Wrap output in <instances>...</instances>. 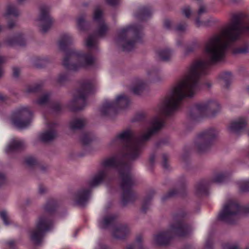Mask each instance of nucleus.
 Segmentation results:
<instances>
[{"label":"nucleus","instance_id":"1","mask_svg":"<svg viewBox=\"0 0 249 249\" xmlns=\"http://www.w3.org/2000/svg\"><path fill=\"white\" fill-rule=\"evenodd\" d=\"M189 89L180 81L164 98L158 106L160 115L154 116L150 121L147 132L133 140V134L130 130L123 131L112 140V146L122 145L121 152L128 156L130 160L138 158L146 143L165 125L166 118L173 115L182 107V102L187 97H191Z\"/></svg>","mask_w":249,"mask_h":249},{"label":"nucleus","instance_id":"2","mask_svg":"<svg viewBox=\"0 0 249 249\" xmlns=\"http://www.w3.org/2000/svg\"><path fill=\"white\" fill-rule=\"evenodd\" d=\"M125 154L120 152L117 155L107 158L102 162V165L104 169L108 171V167L112 168L117 170L120 180V187L122 191L121 201L123 206H125L128 203L134 202L137 198V195L133 190L135 185V180L130 171L129 163L125 159L130 160L128 156H124Z\"/></svg>","mask_w":249,"mask_h":249},{"label":"nucleus","instance_id":"3","mask_svg":"<svg viewBox=\"0 0 249 249\" xmlns=\"http://www.w3.org/2000/svg\"><path fill=\"white\" fill-rule=\"evenodd\" d=\"M72 42L71 36L69 34L62 35L58 42L60 50L65 53L62 65L68 70L76 71L80 68L92 66L95 62L90 50L88 53L75 49H69L68 46Z\"/></svg>","mask_w":249,"mask_h":249},{"label":"nucleus","instance_id":"4","mask_svg":"<svg viewBox=\"0 0 249 249\" xmlns=\"http://www.w3.org/2000/svg\"><path fill=\"white\" fill-rule=\"evenodd\" d=\"M186 213L181 211L173 215V222L169 230L160 232L154 237L155 244L159 246L168 245L174 236L184 237L187 236L191 230V225L185 221Z\"/></svg>","mask_w":249,"mask_h":249},{"label":"nucleus","instance_id":"5","mask_svg":"<svg viewBox=\"0 0 249 249\" xmlns=\"http://www.w3.org/2000/svg\"><path fill=\"white\" fill-rule=\"evenodd\" d=\"M58 202L54 199H49L45 205V212L50 214L47 216L45 215L40 216L36 223V228L32 231L30 238L36 245H39L46 233L50 231L53 226L52 215L54 214L58 207Z\"/></svg>","mask_w":249,"mask_h":249},{"label":"nucleus","instance_id":"6","mask_svg":"<svg viewBox=\"0 0 249 249\" xmlns=\"http://www.w3.org/2000/svg\"><path fill=\"white\" fill-rule=\"evenodd\" d=\"M143 27L139 24L130 25L120 30L116 38L117 43L119 45L123 43L122 48L123 51H132L136 43L142 42Z\"/></svg>","mask_w":249,"mask_h":249},{"label":"nucleus","instance_id":"7","mask_svg":"<svg viewBox=\"0 0 249 249\" xmlns=\"http://www.w3.org/2000/svg\"><path fill=\"white\" fill-rule=\"evenodd\" d=\"M248 213H249V204L241 206L235 200H229L223 206L218 219L228 224H234L237 215Z\"/></svg>","mask_w":249,"mask_h":249},{"label":"nucleus","instance_id":"8","mask_svg":"<svg viewBox=\"0 0 249 249\" xmlns=\"http://www.w3.org/2000/svg\"><path fill=\"white\" fill-rule=\"evenodd\" d=\"M219 104L216 100H211L207 102L195 104L191 108L189 116L194 121H198L202 118L214 116L220 110Z\"/></svg>","mask_w":249,"mask_h":249},{"label":"nucleus","instance_id":"9","mask_svg":"<svg viewBox=\"0 0 249 249\" xmlns=\"http://www.w3.org/2000/svg\"><path fill=\"white\" fill-rule=\"evenodd\" d=\"M94 92V86L93 82L86 80L80 84L76 90L72 101L69 104L70 110L76 112L83 109L87 105V98L89 95Z\"/></svg>","mask_w":249,"mask_h":249},{"label":"nucleus","instance_id":"10","mask_svg":"<svg viewBox=\"0 0 249 249\" xmlns=\"http://www.w3.org/2000/svg\"><path fill=\"white\" fill-rule=\"evenodd\" d=\"M130 100L127 96L122 94L118 96L113 101H106L102 105L100 111L104 116L117 114L122 109L127 108Z\"/></svg>","mask_w":249,"mask_h":249},{"label":"nucleus","instance_id":"11","mask_svg":"<svg viewBox=\"0 0 249 249\" xmlns=\"http://www.w3.org/2000/svg\"><path fill=\"white\" fill-rule=\"evenodd\" d=\"M217 132L215 129L210 128L199 133L196 139L195 145L199 153L209 150L213 144Z\"/></svg>","mask_w":249,"mask_h":249},{"label":"nucleus","instance_id":"12","mask_svg":"<svg viewBox=\"0 0 249 249\" xmlns=\"http://www.w3.org/2000/svg\"><path fill=\"white\" fill-rule=\"evenodd\" d=\"M230 178V175L225 173L216 174L212 179H203L198 182L195 186V192L197 196H205L209 194V188L213 182L221 183L226 182Z\"/></svg>","mask_w":249,"mask_h":249},{"label":"nucleus","instance_id":"13","mask_svg":"<svg viewBox=\"0 0 249 249\" xmlns=\"http://www.w3.org/2000/svg\"><path fill=\"white\" fill-rule=\"evenodd\" d=\"M33 116V112L29 107H22L13 114L12 122L18 128H25L31 124Z\"/></svg>","mask_w":249,"mask_h":249},{"label":"nucleus","instance_id":"14","mask_svg":"<svg viewBox=\"0 0 249 249\" xmlns=\"http://www.w3.org/2000/svg\"><path fill=\"white\" fill-rule=\"evenodd\" d=\"M50 7L43 4L40 7V15L38 20L41 23L39 25L40 31L42 33H46L51 27L53 20L49 14Z\"/></svg>","mask_w":249,"mask_h":249},{"label":"nucleus","instance_id":"15","mask_svg":"<svg viewBox=\"0 0 249 249\" xmlns=\"http://www.w3.org/2000/svg\"><path fill=\"white\" fill-rule=\"evenodd\" d=\"M91 193L90 189L81 188L77 191L73 196L76 205L84 206L88 201Z\"/></svg>","mask_w":249,"mask_h":249},{"label":"nucleus","instance_id":"16","mask_svg":"<svg viewBox=\"0 0 249 249\" xmlns=\"http://www.w3.org/2000/svg\"><path fill=\"white\" fill-rule=\"evenodd\" d=\"M113 178V176H108L107 170L103 169L100 171L91 180L89 181V185L91 187H95L104 181L110 182Z\"/></svg>","mask_w":249,"mask_h":249},{"label":"nucleus","instance_id":"17","mask_svg":"<svg viewBox=\"0 0 249 249\" xmlns=\"http://www.w3.org/2000/svg\"><path fill=\"white\" fill-rule=\"evenodd\" d=\"M24 147L25 144L23 141L14 139L6 146L5 152L8 154L18 152L22 150Z\"/></svg>","mask_w":249,"mask_h":249},{"label":"nucleus","instance_id":"18","mask_svg":"<svg viewBox=\"0 0 249 249\" xmlns=\"http://www.w3.org/2000/svg\"><path fill=\"white\" fill-rule=\"evenodd\" d=\"M187 195V189L186 185L184 183L181 184L178 189H173L169 191L168 193L162 197V200L165 201L168 198L179 196L182 197H185Z\"/></svg>","mask_w":249,"mask_h":249},{"label":"nucleus","instance_id":"19","mask_svg":"<svg viewBox=\"0 0 249 249\" xmlns=\"http://www.w3.org/2000/svg\"><path fill=\"white\" fill-rule=\"evenodd\" d=\"M247 125V120L244 117H240L236 121L231 122L229 126V129L235 133H239L242 131Z\"/></svg>","mask_w":249,"mask_h":249},{"label":"nucleus","instance_id":"20","mask_svg":"<svg viewBox=\"0 0 249 249\" xmlns=\"http://www.w3.org/2000/svg\"><path fill=\"white\" fill-rule=\"evenodd\" d=\"M56 124L55 123L49 124V127L50 130L41 133L39 138L43 142H48L53 141L56 136V132L54 129Z\"/></svg>","mask_w":249,"mask_h":249},{"label":"nucleus","instance_id":"21","mask_svg":"<svg viewBox=\"0 0 249 249\" xmlns=\"http://www.w3.org/2000/svg\"><path fill=\"white\" fill-rule=\"evenodd\" d=\"M129 233V229L125 224H119L113 231L112 235L116 238L124 239Z\"/></svg>","mask_w":249,"mask_h":249},{"label":"nucleus","instance_id":"22","mask_svg":"<svg viewBox=\"0 0 249 249\" xmlns=\"http://www.w3.org/2000/svg\"><path fill=\"white\" fill-rule=\"evenodd\" d=\"M6 43L10 46L18 45L20 46H24L26 41L23 37V35L18 33L12 37H8L5 40Z\"/></svg>","mask_w":249,"mask_h":249},{"label":"nucleus","instance_id":"23","mask_svg":"<svg viewBox=\"0 0 249 249\" xmlns=\"http://www.w3.org/2000/svg\"><path fill=\"white\" fill-rule=\"evenodd\" d=\"M152 14V10L149 6H143L140 7L135 13V17L139 20L144 21L150 18Z\"/></svg>","mask_w":249,"mask_h":249},{"label":"nucleus","instance_id":"24","mask_svg":"<svg viewBox=\"0 0 249 249\" xmlns=\"http://www.w3.org/2000/svg\"><path fill=\"white\" fill-rule=\"evenodd\" d=\"M94 139V134L89 131L82 132L79 138L81 143L84 146L89 145Z\"/></svg>","mask_w":249,"mask_h":249},{"label":"nucleus","instance_id":"25","mask_svg":"<svg viewBox=\"0 0 249 249\" xmlns=\"http://www.w3.org/2000/svg\"><path fill=\"white\" fill-rule=\"evenodd\" d=\"M117 216L111 214L105 216L100 223V226L102 229H106L112 227L116 223Z\"/></svg>","mask_w":249,"mask_h":249},{"label":"nucleus","instance_id":"26","mask_svg":"<svg viewBox=\"0 0 249 249\" xmlns=\"http://www.w3.org/2000/svg\"><path fill=\"white\" fill-rule=\"evenodd\" d=\"M25 163L28 166L34 167L38 166L42 171H45L47 169L46 165L40 164L36 159L32 156H28L25 157L24 160Z\"/></svg>","mask_w":249,"mask_h":249},{"label":"nucleus","instance_id":"27","mask_svg":"<svg viewBox=\"0 0 249 249\" xmlns=\"http://www.w3.org/2000/svg\"><path fill=\"white\" fill-rule=\"evenodd\" d=\"M85 15H82L78 18L77 25L79 30L82 31H87L90 29L91 22L85 20Z\"/></svg>","mask_w":249,"mask_h":249},{"label":"nucleus","instance_id":"28","mask_svg":"<svg viewBox=\"0 0 249 249\" xmlns=\"http://www.w3.org/2000/svg\"><path fill=\"white\" fill-rule=\"evenodd\" d=\"M146 84L142 80L137 81L135 85L131 88V91L135 95H140L146 88Z\"/></svg>","mask_w":249,"mask_h":249},{"label":"nucleus","instance_id":"29","mask_svg":"<svg viewBox=\"0 0 249 249\" xmlns=\"http://www.w3.org/2000/svg\"><path fill=\"white\" fill-rule=\"evenodd\" d=\"M219 78L224 83V88L228 89L230 87L232 80V74L231 72L225 71L220 73Z\"/></svg>","mask_w":249,"mask_h":249},{"label":"nucleus","instance_id":"30","mask_svg":"<svg viewBox=\"0 0 249 249\" xmlns=\"http://www.w3.org/2000/svg\"><path fill=\"white\" fill-rule=\"evenodd\" d=\"M155 194V191L154 190H151L144 198L141 208L142 211L143 213H146L148 209L150 201Z\"/></svg>","mask_w":249,"mask_h":249},{"label":"nucleus","instance_id":"31","mask_svg":"<svg viewBox=\"0 0 249 249\" xmlns=\"http://www.w3.org/2000/svg\"><path fill=\"white\" fill-rule=\"evenodd\" d=\"M206 12L207 10L204 6H202L200 7L197 13V17L195 19V24L197 27H200L201 26H207L208 25V21H201L200 19V16H201V15Z\"/></svg>","mask_w":249,"mask_h":249},{"label":"nucleus","instance_id":"32","mask_svg":"<svg viewBox=\"0 0 249 249\" xmlns=\"http://www.w3.org/2000/svg\"><path fill=\"white\" fill-rule=\"evenodd\" d=\"M156 53L161 60L167 61L170 58L171 51L169 49L166 48L157 50Z\"/></svg>","mask_w":249,"mask_h":249},{"label":"nucleus","instance_id":"33","mask_svg":"<svg viewBox=\"0 0 249 249\" xmlns=\"http://www.w3.org/2000/svg\"><path fill=\"white\" fill-rule=\"evenodd\" d=\"M85 125L84 120L81 119H75L71 121L70 123V126L71 130L81 129Z\"/></svg>","mask_w":249,"mask_h":249},{"label":"nucleus","instance_id":"34","mask_svg":"<svg viewBox=\"0 0 249 249\" xmlns=\"http://www.w3.org/2000/svg\"><path fill=\"white\" fill-rule=\"evenodd\" d=\"M98 24H99V26L94 35L95 36L103 37L105 36L107 33L108 30L107 26L105 22Z\"/></svg>","mask_w":249,"mask_h":249},{"label":"nucleus","instance_id":"35","mask_svg":"<svg viewBox=\"0 0 249 249\" xmlns=\"http://www.w3.org/2000/svg\"><path fill=\"white\" fill-rule=\"evenodd\" d=\"M142 236L141 235H138L136 238L135 243L128 245L126 249H135V246L137 249H144L142 244Z\"/></svg>","mask_w":249,"mask_h":249},{"label":"nucleus","instance_id":"36","mask_svg":"<svg viewBox=\"0 0 249 249\" xmlns=\"http://www.w3.org/2000/svg\"><path fill=\"white\" fill-rule=\"evenodd\" d=\"M103 12L99 8H97L94 11L93 19L94 21L97 23L104 22L105 21L103 18Z\"/></svg>","mask_w":249,"mask_h":249},{"label":"nucleus","instance_id":"37","mask_svg":"<svg viewBox=\"0 0 249 249\" xmlns=\"http://www.w3.org/2000/svg\"><path fill=\"white\" fill-rule=\"evenodd\" d=\"M69 80V73L68 72L61 73L57 77L56 82L60 86L65 85Z\"/></svg>","mask_w":249,"mask_h":249},{"label":"nucleus","instance_id":"38","mask_svg":"<svg viewBox=\"0 0 249 249\" xmlns=\"http://www.w3.org/2000/svg\"><path fill=\"white\" fill-rule=\"evenodd\" d=\"M249 51V44L247 41L244 42V46L241 47L234 48L232 50L233 54L246 53Z\"/></svg>","mask_w":249,"mask_h":249},{"label":"nucleus","instance_id":"39","mask_svg":"<svg viewBox=\"0 0 249 249\" xmlns=\"http://www.w3.org/2000/svg\"><path fill=\"white\" fill-rule=\"evenodd\" d=\"M10 15H12L14 17H18L19 15V12L18 9L12 4L7 6L5 16L7 17Z\"/></svg>","mask_w":249,"mask_h":249},{"label":"nucleus","instance_id":"40","mask_svg":"<svg viewBox=\"0 0 249 249\" xmlns=\"http://www.w3.org/2000/svg\"><path fill=\"white\" fill-rule=\"evenodd\" d=\"M50 96L51 93L50 92H47L37 99L36 102L39 105H45L49 102Z\"/></svg>","mask_w":249,"mask_h":249},{"label":"nucleus","instance_id":"41","mask_svg":"<svg viewBox=\"0 0 249 249\" xmlns=\"http://www.w3.org/2000/svg\"><path fill=\"white\" fill-rule=\"evenodd\" d=\"M42 85L40 84L28 86L26 89L28 93H37L41 91Z\"/></svg>","mask_w":249,"mask_h":249},{"label":"nucleus","instance_id":"42","mask_svg":"<svg viewBox=\"0 0 249 249\" xmlns=\"http://www.w3.org/2000/svg\"><path fill=\"white\" fill-rule=\"evenodd\" d=\"M240 190L242 192L249 191V180H240L238 182Z\"/></svg>","mask_w":249,"mask_h":249},{"label":"nucleus","instance_id":"43","mask_svg":"<svg viewBox=\"0 0 249 249\" xmlns=\"http://www.w3.org/2000/svg\"><path fill=\"white\" fill-rule=\"evenodd\" d=\"M95 36L94 34H91L86 39V46L91 49L95 46Z\"/></svg>","mask_w":249,"mask_h":249},{"label":"nucleus","instance_id":"44","mask_svg":"<svg viewBox=\"0 0 249 249\" xmlns=\"http://www.w3.org/2000/svg\"><path fill=\"white\" fill-rule=\"evenodd\" d=\"M52 110L56 114L60 113L62 109V107L61 105L58 102H55L52 103L50 106Z\"/></svg>","mask_w":249,"mask_h":249},{"label":"nucleus","instance_id":"45","mask_svg":"<svg viewBox=\"0 0 249 249\" xmlns=\"http://www.w3.org/2000/svg\"><path fill=\"white\" fill-rule=\"evenodd\" d=\"M146 116L144 113H138L136 114L132 119V122H142L145 120Z\"/></svg>","mask_w":249,"mask_h":249},{"label":"nucleus","instance_id":"46","mask_svg":"<svg viewBox=\"0 0 249 249\" xmlns=\"http://www.w3.org/2000/svg\"><path fill=\"white\" fill-rule=\"evenodd\" d=\"M169 143V138L166 137L160 140L156 143L157 148H159L161 145H167Z\"/></svg>","mask_w":249,"mask_h":249},{"label":"nucleus","instance_id":"47","mask_svg":"<svg viewBox=\"0 0 249 249\" xmlns=\"http://www.w3.org/2000/svg\"><path fill=\"white\" fill-rule=\"evenodd\" d=\"M0 217L3 220L5 225H9V222L7 216V213L5 211H3L0 212Z\"/></svg>","mask_w":249,"mask_h":249},{"label":"nucleus","instance_id":"48","mask_svg":"<svg viewBox=\"0 0 249 249\" xmlns=\"http://www.w3.org/2000/svg\"><path fill=\"white\" fill-rule=\"evenodd\" d=\"M182 12L186 18H189L191 14V11L189 6H186L183 7L182 9Z\"/></svg>","mask_w":249,"mask_h":249},{"label":"nucleus","instance_id":"49","mask_svg":"<svg viewBox=\"0 0 249 249\" xmlns=\"http://www.w3.org/2000/svg\"><path fill=\"white\" fill-rule=\"evenodd\" d=\"M187 27V24L185 22L178 24L176 28V30L178 31H184Z\"/></svg>","mask_w":249,"mask_h":249},{"label":"nucleus","instance_id":"50","mask_svg":"<svg viewBox=\"0 0 249 249\" xmlns=\"http://www.w3.org/2000/svg\"><path fill=\"white\" fill-rule=\"evenodd\" d=\"M196 47V43H193L191 45L188 46L185 49V53L188 54L190 53L193 52L195 50Z\"/></svg>","mask_w":249,"mask_h":249},{"label":"nucleus","instance_id":"51","mask_svg":"<svg viewBox=\"0 0 249 249\" xmlns=\"http://www.w3.org/2000/svg\"><path fill=\"white\" fill-rule=\"evenodd\" d=\"M205 249H213V242L211 239H208L206 241Z\"/></svg>","mask_w":249,"mask_h":249},{"label":"nucleus","instance_id":"52","mask_svg":"<svg viewBox=\"0 0 249 249\" xmlns=\"http://www.w3.org/2000/svg\"><path fill=\"white\" fill-rule=\"evenodd\" d=\"M162 160V165L163 167L165 169H167L168 168V164L167 162V156L166 154L163 155Z\"/></svg>","mask_w":249,"mask_h":249},{"label":"nucleus","instance_id":"53","mask_svg":"<svg viewBox=\"0 0 249 249\" xmlns=\"http://www.w3.org/2000/svg\"><path fill=\"white\" fill-rule=\"evenodd\" d=\"M163 25L164 28L167 29H171L172 28V23L168 19H165L163 22Z\"/></svg>","mask_w":249,"mask_h":249},{"label":"nucleus","instance_id":"54","mask_svg":"<svg viewBox=\"0 0 249 249\" xmlns=\"http://www.w3.org/2000/svg\"><path fill=\"white\" fill-rule=\"evenodd\" d=\"M223 249H237L238 247L236 246H231L230 243H225L222 245Z\"/></svg>","mask_w":249,"mask_h":249},{"label":"nucleus","instance_id":"55","mask_svg":"<svg viewBox=\"0 0 249 249\" xmlns=\"http://www.w3.org/2000/svg\"><path fill=\"white\" fill-rule=\"evenodd\" d=\"M6 244L10 249H15L16 248V243L14 240L7 241Z\"/></svg>","mask_w":249,"mask_h":249},{"label":"nucleus","instance_id":"56","mask_svg":"<svg viewBox=\"0 0 249 249\" xmlns=\"http://www.w3.org/2000/svg\"><path fill=\"white\" fill-rule=\"evenodd\" d=\"M156 158V154L155 153H153L150 154L149 161L151 165H153L154 164L155 160Z\"/></svg>","mask_w":249,"mask_h":249},{"label":"nucleus","instance_id":"57","mask_svg":"<svg viewBox=\"0 0 249 249\" xmlns=\"http://www.w3.org/2000/svg\"><path fill=\"white\" fill-rule=\"evenodd\" d=\"M13 76L15 77H18L20 73V70L18 67H14L13 69Z\"/></svg>","mask_w":249,"mask_h":249},{"label":"nucleus","instance_id":"58","mask_svg":"<svg viewBox=\"0 0 249 249\" xmlns=\"http://www.w3.org/2000/svg\"><path fill=\"white\" fill-rule=\"evenodd\" d=\"M6 178L4 174L0 173V186L5 184Z\"/></svg>","mask_w":249,"mask_h":249},{"label":"nucleus","instance_id":"59","mask_svg":"<svg viewBox=\"0 0 249 249\" xmlns=\"http://www.w3.org/2000/svg\"><path fill=\"white\" fill-rule=\"evenodd\" d=\"M107 2L111 6H115L118 4L119 0H107Z\"/></svg>","mask_w":249,"mask_h":249},{"label":"nucleus","instance_id":"60","mask_svg":"<svg viewBox=\"0 0 249 249\" xmlns=\"http://www.w3.org/2000/svg\"><path fill=\"white\" fill-rule=\"evenodd\" d=\"M5 62L4 57L3 56H0V77L2 75V68L1 65Z\"/></svg>","mask_w":249,"mask_h":249},{"label":"nucleus","instance_id":"61","mask_svg":"<svg viewBox=\"0 0 249 249\" xmlns=\"http://www.w3.org/2000/svg\"><path fill=\"white\" fill-rule=\"evenodd\" d=\"M8 99L7 96L0 93V102L3 103Z\"/></svg>","mask_w":249,"mask_h":249},{"label":"nucleus","instance_id":"62","mask_svg":"<svg viewBox=\"0 0 249 249\" xmlns=\"http://www.w3.org/2000/svg\"><path fill=\"white\" fill-rule=\"evenodd\" d=\"M8 28L9 29L13 28L15 26V22L13 20H9L8 21Z\"/></svg>","mask_w":249,"mask_h":249},{"label":"nucleus","instance_id":"63","mask_svg":"<svg viewBox=\"0 0 249 249\" xmlns=\"http://www.w3.org/2000/svg\"><path fill=\"white\" fill-rule=\"evenodd\" d=\"M38 190L39 193L40 194H42L45 192L46 189V188L43 185H40L39 186Z\"/></svg>","mask_w":249,"mask_h":249},{"label":"nucleus","instance_id":"64","mask_svg":"<svg viewBox=\"0 0 249 249\" xmlns=\"http://www.w3.org/2000/svg\"><path fill=\"white\" fill-rule=\"evenodd\" d=\"M100 249H110L106 245H100Z\"/></svg>","mask_w":249,"mask_h":249}]
</instances>
